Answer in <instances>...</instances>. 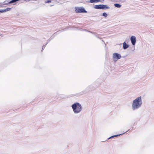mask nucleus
Wrapping results in <instances>:
<instances>
[{"mask_svg":"<svg viewBox=\"0 0 154 154\" xmlns=\"http://www.w3.org/2000/svg\"><path fill=\"white\" fill-rule=\"evenodd\" d=\"M59 96L58 97H60V98L63 99V98H68L69 97H72V96H71L70 95H65L63 94H59L58 95Z\"/></svg>","mask_w":154,"mask_h":154,"instance_id":"10","label":"nucleus"},{"mask_svg":"<svg viewBox=\"0 0 154 154\" xmlns=\"http://www.w3.org/2000/svg\"><path fill=\"white\" fill-rule=\"evenodd\" d=\"M100 0H89L87 1L86 2L88 3H95L99 2Z\"/></svg>","mask_w":154,"mask_h":154,"instance_id":"12","label":"nucleus"},{"mask_svg":"<svg viewBox=\"0 0 154 154\" xmlns=\"http://www.w3.org/2000/svg\"><path fill=\"white\" fill-rule=\"evenodd\" d=\"M112 57L113 60L115 62H116L118 60L121 59L122 57L120 54L116 52L114 53L113 54Z\"/></svg>","mask_w":154,"mask_h":154,"instance_id":"5","label":"nucleus"},{"mask_svg":"<svg viewBox=\"0 0 154 154\" xmlns=\"http://www.w3.org/2000/svg\"><path fill=\"white\" fill-rule=\"evenodd\" d=\"M51 0H47L45 1V3H49L51 2Z\"/></svg>","mask_w":154,"mask_h":154,"instance_id":"21","label":"nucleus"},{"mask_svg":"<svg viewBox=\"0 0 154 154\" xmlns=\"http://www.w3.org/2000/svg\"><path fill=\"white\" fill-rule=\"evenodd\" d=\"M83 29V28H80L79 29V30H80V31H82V30Z\"/></svg>","mask_w":154,"mask_h":154,"instance_id":"25","label":"nucleus"},{"mask_svg":"<svg viewBox=\"0 0 154 154\" xmlns=\"http://www.w3.org/2000/svg\"><path fill=\"white\" fill-rule=\"evenodd\" d=\"M47 44H46V43L45 45H44L42 47V50H44V48H45V46H46V45H47Z\"/></svg>","mask_w":154,"mask_h":154,"instance_id":"22","label":"nucleus"},{"mask_svg":"<svg viewBox=\"0 0 154 154\" xmlns=\"http://www.w3.org/2000/svg\"><path fill=\"white\" fill-rule=\"evenodd\" d=\"M71 107L74 113L75 114L79 113L82 110V106L79 103L76 102L72 104Z\"/></svg>","mask_w":154,"mask_h":154,"instance_id":"2","label":"nucleus"},{"mask_svg":"<svg viewBox=\"0 0 154 154\" xmlns=\"http://www.w3.org/2000/svg\"><path fill=\"white\" fill-rule=\"evenodd\" d=\"M125 0H124V1H123V2H125Z\"/></svg>","mask_w":154,"mask_h":154,"instance_id":"36","label":"nucleus"},{"mask_svg":"<svg viewBox=\"0 0 154 154\" xmlns=\"http://www.w3.org/2000/svg\"><path fill=\"white\" fill-rule=\"evenodd\" d=\"M86 93V92H85V91H82L80 93H77V94H74L73 96H76V95H77L78 96H79V95H82L83 94H85V93Z\"/></svg>","mask_w":154,"mask_h":154,"instance_id":"17","label":"nucleus"},{"mask_svg":"<svg viewBox=\"0 0 154 154\" xmlns=\"http://www.w3.org/2000/svg\"><path fill=\"white\" fill-rule=\"evenodd\" d=\"M129 130H130V129L128 130L126 132H124L123 133L121 134H116V135H115L112 136H110V137H109V138H108L107 139V140H106V141L107 140H108L110 139L113 138H114V137H117L119 136L122 134H123L125 133L126 132H127ZM106 141V140L105 141H103V142H105Z\"/></svg>","mask_w":154,"mask_h":154,"instance_id":"9","label":"nucleus"},{"mask_svg":"<svg viewBox=\"0 0 154 154\" xmlns=\"http://www.w3.org/2000/svg\"><path fill=\"white\" fill-rule=\"evenodd\" d=\"M108 15V14L106 12H104L103 13L101 14L100 16L102 17H103L105 18Z\"/></svg>","mask_w":154,"mask_h":154,"instance_id":"18","label":"nucleus"},{"mask_svg":"<svg viewBox=\"0 0 154 154\" xmlns=\"http://www.w3.org/2000/svg\"><path fill=\"white\" fill-rule=\"evenodd\" d=\"M135 45H132L130 48L131 50L132 51H133L135 50Z\"/></svg>","mask_w":154,"mask_h":154,"instance_id":"20","label":"nucleus"},{"mask_svg":"<svg viewBox=\"0 0 154 154\" xmlns=\"http://www.w3.org/2000/svg\"><path fill=\"white\" fill-rule=\"evenodd\" d=\"M12 9L11 8H7L4 9H0V13H5L8 11L11 10Z\"/></svg>","mask_w":154,"mask_h":154,"instance_id":"11","label":"nucleus"},{"mask_svg":"<svg viewBox=\"0 0 154 154\" xmlns=\"http://www.w3.org/2000/svg\"><path fill=\"white\" fill-rule=\"evenodd\" d=\"M15 0V1H16V2H17V1H20V0Z\"/></svg>","mask_w":154,"mask_h":154,"instance_id":"30","label":"nucleus"},{"mask_svg":"<svg viewBox=\"0 0 154 154\" xmlns=\"http://www.w3.org/2000/svg\"><path fill=\"white\" fill-rule=\"evenodd\" d=\"M0 36H2V37L3 36V35H2V34H1L0 35Z\"/></svg>","mask_w":154,"mask_h":154,"instance_id":"32","label":"nucleus"},{"mask_svg":"<svg viewBox=\"0 0 154 154\" xmlns=\"http://www.w3.org/2000/svg\"><path fill=\"white\" fill-rule=\"evenodd\" d=\"M132 128H134V125H133L132 126Z\"/></svg>","mask_w":154,"mask_h":154,"instance_id":"33","label":"nucleus"},{"mask_svg":"<svg viewBox=\"0 0 154 154\" xmlns=\"http://www.w3.org/2000/svg\"><path fill=\"white\" fill-rule=\"evenodd\" d=\"M75 11L77 13H87V11H86L85 8L83 7H75Z\"/></svg>","mask_w":154,"mask_h":154,"instance_id":"4","label":"nucleus"},{"mask_svg":"<svg viewBox=\"0 0 154 154\" xmlns=\"http://www.w3.org/2000/svg\"><path fill=\"white\" fill-rule=\"evenodd\" d=\"M93 8L95 9L99 10H106L110 8L108 5L104 4L95 5L93 7Z\"/></svg>","mask_w":154,"mask_h":154,"instance_id":"3","label":"nucleus"},{"mask_svg":"<svg viewBox=\"0 0 154 154\" xmlns=\"http://www.w3.org/2000/svg\"><path fill=\"white\" fill-rule=\"evenodd\" d=\"M89 32H90V33H91L92 34L94 35V33H95V32H93L91 31H90Z\"/></svg>","mask_w":154,"mask_h":154,"instance_id":"24","label":"nucleus"},{"mask_svg":"<svg viewBox=\"0 0 154 154\" xmlns=\"http://www.w3.org/2000/svg\"><path fill=\"white\" fill-rule=\"evenodd\" d=\"M9 0H7L5 1L4 2V4H3V5H8L9 4L13 3L12 1V0H11L9 1Z\"/></svg>","mask_w":154,"mask_h":154,"instance_id":"15","label":"nucleus"},{"mask_svg":"<svg viewBox=\"0 0 154 154\" xmlns=\"http://www.w3.org/2000/svg\"><path fill=\"white\" fill-rule=\"evenodd\" d=\"M63 31V30H60L58 31L57 32L55 33H54L52 36H51L47 40V42L46 43V44H47L52 39H53L55 36L57 35V33H58V32L61 31L62 32Z\"/></svg>","mask_w":154,"mask_h":154,"instance_id":"8","label":"nucleus"},{"mask_svg":"<svg viewBox=\"0 0 154 154\" xmlns=\"http://www.w3.org/2000/svg\"><path fill=\"white\" fill-rule=\"evenodd\" d=\"M16 3L14 4L13 5H16Z\"/></svg>","mask_w":154,"mask_h":154,"instance_id":"34","label":"nucleus"},{"mask_svg":"<svg viewBox=\"0 0 154 154\" xmlns=\"http://www.w3.org/2000/svg\"><path fill=\"white\" fill-rule=\"evenodd\" d=\"M89 31H90V30L87 29V31H86V32H89Z\"/></svg>","mask_w":154,"mask_h":154,"instance_id":"29","label":"nucleus"},{"mask_svg":"<svg viewBox=\"0 0 154 154\" xmlns=\"http://www.w3.org/2000/svg\"><path fill=\"white\" fill-rule=\"evenodd\" d=\"M95 36H96L97 38H99V39H100L102 42H103L104 44H105V42L103 40H102V38H101L99 36V35H100L99 34H97V33H94V35Z\"/></svg>","mask_w":154,"mask_h":154,"instance_id":"16","label":"nucleus"},{"mask_svg":"<svg viewBox=\"0 0 154 154\" xmlns=\"http://www.w3.org/2000/svg\"><path fill=\"white\" fill-rule=\"evenodd\" d=\"M7 3V2H5V3Z\"/></svg>","mask_w":154,"mask_h":154,"instance_id":"39","label":"nucleus"},{"mask_svg":"<svg viewBox=\"0 0 154 154\" xmlns=\"http://www.w3.org/2000/svg\"><path fill=\"white\" fill-rule=\"evenodd\" d=\"M142 104V97L139 96L137 97L132 101V109L135 110L138 109L141 106Z\"/></svg>","mask_w":154,"mask_h":154,"instance_id":"1","label":"nucleus"},{"mask_svg":"<svg viewBox=\"0 0 154 154\" xmlns=\"http://www.w3.org/2000/svg\"><path fill=\"white\" fill-rule=\"evenodd\" d=\"M89 31H90V30L87 29V31H86V32H89Z\"/></svg>","mask_w":154,"mask_h":154,"instance_id":"28","label":"nucleus"},{"mask_svg":"<svg viewBox=\"0 0 154 154\" xmlns=\"http://www.w3.org/2000/svg\"><path fill=\"white\" fill-rule=\"evenodd\" d=\"M114 6L116 7L120 8L121 7L122 5L118 3H116L114 4Z\"/></svg>","mask_w":154,"mask_h":154,"instance_id":"19","label":"nucleus"},{"mask_svg":"<svg viewBox=\"0 0 154 154\" xmlns=\"http://www.w3.org/2000/svg\"><path fill=\"white\" fill-rule=\"evenodd\" d=\"M54 5H50V6L51 7V6H54Z\"/></svg>","mask_w":154,"mask_h":154,"instance_id":"31","label":"nucleus"},{"mask_svg":"<svg viewBox=\"0 0 154 154\" xmlns=\"http://www.w3.org/2000/svg\"><path fill=\"white\" fill-rule=\"evenodd\" d=\"M104 0H100L99 2H101L102 3H103L104 2Z\"/></svg>","mask_w":154,"mask_h":154,"instance_id":"23","label":"nucleus"},{"mask_svg":"<svg viewBox=\"0 0 154 154\" xmlns=\"http://www.w3.org/2000/svg\"><path fill=\"white\" fill-rule=\"evenodd\" d=\"M132 131V130H131V131Z\"/></svg>","mask_w":154,"mask_h":154,"instance_id":"38","label":"nucleus"},{"mask_svg":"<svg viewBox=\"0 0 154 154\" xmlns=\"http://www.w3.org/2000/svg\"><path fill=\"white\" fill-rule=\"evenodd\" d=\"M59 32H58L57 34H59Z\"/></svg>","mask_w":154,"mask_h":154,"instance_id":"37","label":"nucleus"},{"mask_svg":"<svg viewBox=\"0 0 154 154\" xmlns=\"http://www.w3.org/2000/svg\"><path fill=\"white\" fill-rule=\"evenodd\" d=\"M95 83H96L95 82L92 85L89 86L87 88V89L89 91H90L92 89H95L99 85V84H97V85H95Z\"/></svg>","mask_w":154,"mask_h":154,"instance_id":"6","label":"nucleus"},{"mask_svg":"<svg viewBox=\"0 0 154 154\" xmlns=\"http://www.w3.org/2000/svg\"><path fill=\"white\" fill-rule=\"evenodd\" d=\"M82 31H84L86 32V31H87V29H83L82 30Z\"/></svg>","mask_w":154,"mask_h":154,"instance_id":"26","label":"nucleus"},{"mask_svg":"<svg viewBox=\"0 0 154 154\" xmlns=\"http://www.w3.org/2000/svg\"><path fill=\"white\" fill-rule=\"evenodd\" d=\"M125 57V56H123V57Z\"/></svg>","mask_w":154,"mask_h":154,"instance_id":"35","label":"nucleus"},{"mask_svg":"<svg viewBox=\"0 0 154 154\" xmlns=\"http://www.w3.org/2000/svg\"><path fill=\"white\" fill-rule=\"evenodd\" d=\"M129 45L127 44L126 41H125L123 43V48L124 50H125L129 47Z\"/></svg>","mask_w":154,"mask_h":154,"instance_id":"13","label":"nucleus"},{"mask_svg":"<svg viewBox=\"0 0 154 154\" xmlns=\"http://www.w3.org/2000/svg\"><path fill=\"white\" fill-rule=\"evenodd\" d=\"M9 0H7L5 1L4 2V4H3V5H8L9 4L13 3L12 1V0H11L9 1Z\"/></svg>","mask_w":154,"mask_h":154,"instance_id":"14","label":"nucleus"},{"mask_svg":"<svg viewBox=\"0 0 154 154\" xmlns=\"http://www.w3.org/2000/svg\"><path fill=\"white\" fill-rule=\"evenodd\" d=\"M136 38L134 36H132L130 38V40L132 45H135L136 42Z\"/></svg>","mask_w":154,"mask_h":154,"instance_id":"7","label":"nucleus"},{"mask_svg":"<svg viewBox=\"0 0 154 154\" xmlns=\"http://www.w3.org/2000/svg\"><path fill=\"white\" fill-rule=\"evenodd\" d=\"M12 1L13 3L16 2L15 0H12Z\"/></svg>","mask_w":154,"mask_h":154,"instance_id":"27","label":"nucleus"}]
</instances>
